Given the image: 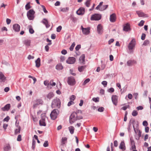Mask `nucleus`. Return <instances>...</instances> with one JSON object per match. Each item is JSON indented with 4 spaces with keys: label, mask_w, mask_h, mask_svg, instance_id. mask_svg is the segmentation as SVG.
I'll list each match as a JSON object with an SVG mask.
<instances>
[{
    "label": "nucleus",
    "mask_w": 151,
    "mask_h": 151,
    "mask_svg": "<svg viewBox=\"0 0 151 151\" xmlns=\"http://www.w3.org/2000/svg\"><path fill=\"white\" fill-rule=\"evenodd\" d=\"M104 109V107H101L99 108L98 109V111L99 112H103Z\"/></svg>",
    "instance_id": "4d7b16f0"
},
{
    "label": "nucleus",
    "mask_w": 151,
    "mask_h": 151,
    "mask_svg": "<svg viewBox=\"0 0 151 151\" xmlns=\"http://www.w3.org/2000/svg\"><path fill=\"white\" fill-rule=\"evenodd\" d=\"M76 98V96L75 95H72L70 97V101H73Z\"/></svg>",
    "instance_id": "8fccbe9b"
},
{
    "label": "nucleus",
    "mask_w": 151,
    "mask_h": 151,
    "mask_svg": "<svg viewBox=\"0 0 151 151\" xmlns=\"http://www.w3.org/2000/svg\"><path fill=\"white\" fill-rule=\"evenodd\" d=\"M75 45V43L74 42H73L72 44L70 46V47L69 50L70 51H72L73 50V48H74Z\"/></svg>",
    "instance_id": "4c0bfd02"
},
{
    "label": "nucleus",
    "mask_w": 151,
    "mask_h": 151,
    "mask_svg": "<svg viewBox=\"0 0 151 151\" xmlns=\"http://www.w3.org/2000/svg\"><path fill=\"white\" fill-rule=\"evenodd\" d=\"M137 64V62L134 60H130L127 61V65L130 66Z\"/></svg>",
    "instance_id": "2eb2a0df"
},
{
    "label": "nucleus",
    "mask_w": 151,
    "mask_h": 151,
    "mask_svg": "<svg viewBox=\"0 0 151 151\" xmlns=\"http://www.w3.org/2000/svg\"><path fill=\"white\" fill-rule=\"evenodd\" d=\"M138 113L136 110H134L132 113V115L134 116H135L138 115Z\"/></svg>",
    "instance_id": "58836bf2"
},
{
    "label": "nucleus",
    "mask_w": 151,
    "mask_h": 151,
    "mask_svg": "<svg viewBox=\"0 0 151 151\" xmlns=\"http://www.w3.org/2000/svg\"><path fill=\"white\" fill-rule=\"evenodd\" d=\"M102 27L101 25L100 24H99L97 27V31L99 34H101L103 31L102 30Z\"/></svg>",
    "instance_id": "6ab92c4d"
},
{
    "label": "nucleus",
    "mask_w": 151,
    "mask_h": 151,
    "mask_svg": "<svg viewBox=\"0 0 151 151\" xmlns=\"http://www.w3.org/2000/svg\"><path fill=\"white\" fill-rule=\"evenodd\" d=\"M90 80L89 78H87L86 80H85V81H84L83 85H85L86 83L89 82Z\"/></svg>",
    "instance_id": "c03bdc74"
},
{
    "label": "nucleus",
    "mask_w": 151,
    "mask_h": 151,
    "mask_svg": "<svg viewBox=\"0 0 151 151\" xmlns=\"http://www.w3.org/2000/svg\"><path fill=\"white\" fill-rule=\"evenodd\" d=\"M67 138L65 137H63L62 139L61 143L62 145L65 144V142L67 141Z\"/></svg>",
    "instance_id": "f704fd0d"
},
{
    "label": "nucleus",
    "mask_w": 151,
    "mask_h": 151,
    "mask_svg": "<svg viewBox=\"0 0 151 151\" xmlns=\"http://www.w3.org/2000/svg\"><path fill=\"white\" fill-rule=\"evenodd\" d=\"M61 104V102L59 99L56 98L54 99L52 101V107H56L59 108Z\"/></svg>",
    "instance_id": "20e7f679"
},
{
    "label": "nucleus",
    "mask_w": 151,
    "mask_h": 151,
    "mask_svg": "<svg viewBox=\"0 0 151 151\" xmlns=\"http://www.w3.org/2000/svg\"><path fill=\"white\" fill-rule=\"evenodd\" d=\"M107 82L106 81H103L101 82V84L103 85L104 87H106L107 85Z\"/></svg>",
    "instance_id": "6e6d98bb"
},
{
    "label": "nucleus",
    "mask_w": 151,
    "mask_h": 151,
    "mask_svg": "<svg viewBox=\"0 0 151 151\" xmlns=\"http://www.w3.org/2000/svg\"><path fill=\"white\" fill-rule=\"evenodd\" d=\"M31 42V40L29 39H26L23 41V43L27 47L30 46Z\"/></svg>",
    "instance_id": "aec40b11"
},
{
    "label": "nucleus",
    "mask_w": 151,
    "mask_h": 151,
    "mask_svg": "<svg viewBox=\"0 0 151 151\" xmlns=\"http://www.w3.org/2000/svg\"><path fill=\"white\" fill-rule=\"evenodd\" d=\"M101 18V16L100 14H96L91 16V19L92 20H99Z\"/></svg>",
    "instance_id": "6e6552de"
},
{
    "label": "nucleus",
    "mask_w": 151,
    "mask_h": 151,
    "mask_svg": "<svg viewBox=\"0 0 151 151\" xmlns=\"http://www.w3.org/2000/svg\"><path fill=\"white\" fill-rule=\"evenodd\" d=\"M85 11L84 8L81 7L76 11V13L78 15H82L84 14Z\"/></svg>",
    "instance_id": "f8f14e48"
},
{
    "label": "nucleus",
    "mask_w": 151,
    "mask_h": 151,
    "mask_svg": "<svg viewBox=\"0 0 151 151\" xmlns=\"http://www.w3.org/2000/svg\"><path fill=\"white\" fill-rule=\"evenodd\" d=\"M114 41V40L113 39H111L108 41V44L110 45L111 43L113 42Z\"/></svg>",
    "instance_id": "69168bd1"
},
{
    "label": "nucleus",
    "mask_w": 151,
    "mask_h": 151,
    "mask_svg": "<svg viewBox=\"0 0 151 151\" xmlns=\"http://www.w3.org/2000/svg\"><path fill=\"white\" fill-rule=\"evenodd\" d=\"M142 124L144 126L146 127L148 125V123L146 121H144L143 122Z\"/></svg>",
    "instance_id": "e2e57ef3"
},
{
    "label": "nucleus",
    "mask_w": 151,
    "mask_h": 151,
    "mask_svg": "<svg viewBox=\"0 0 151 151\" xmlns=\"http://www.w3.org/2000/svg\"><path fill=\"white\" fill-rule=\"evenodd\" d=\"M81 29L83 34L85 35H88L90 33V28H84L81 26Z\"/></svg>",
    "instance_id": "ddd939ff"
},
{
    "label": "nucleus",
    "mask_w": 151,
    "mask_h": 151,
    "mask_svg": "<svg viewBox=\"0 0 151 151\" xmlns=\"http://www.w3.org/2000/svg\"><path fill=\"white\" fill-rule=\"evenodd\" d=\"M149 41L148 40H145L144 42L143 45H147L149 43Z\"/></svg>",
    "instance_id": "3c124183"
},
{
    "label": "nucleus",
    "mask_w": 151,
    "mask_h": 151,
    "mask_svg": "<svg viewBox=\"0 0 151 151\" xmlns=\"http://www.w3.org/2000/svg\"><path fill=\"white\" fill-rule=\"evenodd\" d=\"M130 140L131 146L135 145V142L134 140L131 138H130Z\"/></svg>",
    "instance_id": "052dcab7"
},
{
    "label": "nucleus",
    "mask_w": 151,
    "mask_h": 151,
    "mask_svg": "<svg viewBox=\"0 0 151 151\" xmlns=\"http://www.w3.org/2000/svg\"><path fill=\"white\" fill-rule=\"evenodd\" d=\"M86 67V65L79 66L78 68V70L80 72H81L84 70Z\"/></svg>",
    "instance_id": "bb28decb"
},
{
    "label": "nucleus",
    "mask_w": 151,
    "mask_h": 151,
    "mask_svg": "<svg viewBox=\"0 0 151 151\" xmlns=\"http://www.w3.org/2000/svg\"><path fill=\"white\" fill-rule=\"evenodd\" d=\"M21 130V127L20 126H18L17 129H15V131L14 134H18L19 133Z\"/></svg>",
    "instance_id": "c756f323"
},
{
    "label": "nucleus",
    "mask_w": 151,
    "mask_h": 151,
    "mask_svg": "<svg viewBox=\"0 0 151 151\" xmlns=\"http://www.w3.org/2000/svg\"><path fill=\"white\" fill-rule=\"evenodd\" d=\"M35 12L33 9H31L27 13V16L28 19L30 20H32L35 18Z\"/></svg>",
    "instance_id": "7ed1b4c3"
},
{
    "label": "nucleus",
    "mask_w": 151,
    "mask_h": 151,
    "mask_svg": "<svg viewBox=\"0 0 151 151\" xmlns=\"http://www.w3.org/2000/svg\"><path fill=\"white\" fill-rule=\"evenodd\" d=\"M60 11L63 12H66L68 11L69 8L68 7H66L65 8L61 7L60 8Z\"/></svg>",
    "instance_id": "c85d7f7f"
},
{
    "label": "nucleus",
    "mask_w": 151,
    "mask_h": 151,
    "mask_svg": "<svg viewBox=\"0 0 151 151\" xmlns=\"http://www.w3.org/2000/svg\"><path fill=\"white\" fill-rule=\"evenodd\" d=\"M108 7V5H104L101 6L100 11H103L105 10Z\"/></svg>",
    "instance_id": "72a5a7b5"
},
{
    "label": "nucleus",
    "mask_w": 151,
    "mask_h": 151,
    "mask_svg": "<svg viewBox=\"0 0 151 151\" xmlns=\"http://www.w3.org/2000/svg\"><path fill=\"white\" fill-rule=\"evenodd\" d=\"M118 96L116 95H113L111 97L112 102L116 106L118 103Z\"/></svg>",
    "instance_id": "9b49d317"
},
{
    "label": "nucleus",
    "mask_w": 151,
    "mask_h": 151,
    "mask_svg": "<svg viewBox=\"0 0 151 151\" xmlns=\"http://www.w3.org/2000/svg\"><path fill=\"white\" fill-rule=\"evenodd\" d=\"M59 113V111L57 109H54L51 112L50 116L52 120L55 119Z\"/></svg>",
    "instance_id": "39448f33"
},
{
    "label": "nucleus",
    "mask_w": 151,
    "mask_h": 151,
    "mask_svg": "<svg viewBox=\"0 0 151 151\" xmlns=\"http://www.w3.org/2000/svg\"><path fill=\"white\" fill-rule=\"evenodd\" d=\"M108 91L110 93H112L114 91V89L112 87L110 88L109 89H108Z\"/></svg>",
    "instance_id": "5fc2aeb1"
},
{
    "label": "nucleus",
    "mask_w": 151,
    "mask_h": 151,
    "mask_svg": "<svg viewBox=\"0 0 151 151\" xmlns=\"http://www.w3.org/2000/svg\"><path fill=\"white\" fill-rule=\"evenodd\" d=\"M145 36H146L145 35L144 33H143L142 34V36L141 37V39L142 40H144L145 39Z\"/></svg>",
    "instance_id": "0e129e2a"
},
{
    "label": "nucleus",
    "mask_w": 151,
    "mask_h": 151,
    "mask_svg": "<svg viewBox=\"0 0 151 151\" xmlns=\"http://www.w3.org/2000/svg\"><path fill=\"white\" fill-rule=\"evenodd\" d=\"M119 148L123 150H125L126 149L125 143L124 142H122L120 143V145L119 146Z\"/></svg>",
    "instance_id": "5701e85b"
},
{
    "label": "nucleus",
    "mask_w": 151,
    "mask_h": 151,
    "mask_svg": "<svg viewBox=\"0 0 151 151\" xmlns=\"http://www.w3.org/2000/svg\"><path fill=\"white\" fill-rule=\"evenodd\" d=\"M48 146V142L47 141H45L44 144L43 146L45 147H47Z\"/></svg>",
    "instance_id": "603ef678"
},
{
    "label": "nucleus",
    "mask_w": 151,
    "mask_h": 151,
    "mask_svg": "<svg viewBox=\"0 0 151 151\" xmlns=\"http://www.w3.org/2000/svg\"><path fill=\"white\" fill-rule=\"evenodd\" d=\"M132 123L134 131L135 134L137 135L136 139L137 140H138L139 139V137L141 136V134L140 131L138 129L139 123L138 122H136L135 120H133Z\"/></svg>",
    "instance_id": "f03ea898"
},
{
    "label": "nucleus",
    "mask_w": 151,
    "mask_h": 151,
    "mask_svg": "<svg viewBox=\"0 0 151 151\" xmlns=\"http://www.w3.org/2000/svg\"><path fill=\"white\" fill-rule=\"evenodd\" d=\"M11 147L9 145H7L4 148L5 151H9L10 150Z\"/></svg>",
    "instance_id": "ea45409f"
},
{
    "label": "nucleus",
    "mask_w": 151,
    "mask_h": 151,
    "mask_svg": "<svg viewBox=\"0 0 151 151\" xmlns=\"http://www.w3.org/2000/svg\"><path fill=\"white\" fill-rule=\"evenodd\" d=\"M36 63V66L37 68H39L40 65V59L38 58L35 61Z\"/></svg>",
    "instance_id": "b1692460"
},
{
    "label": "nucleus",
    "mask_w": 151,
    "mask_h": 151,
    "mask_svg": "<svg viewBox=\"0 0 151 151\" xmlns=\"http://www.w3.org/2000/svg\"><path fill=\"white\" fill-rule=\"evenodd\" d=\"M136 12L139 17H148L147 14L144 13L141 11H137Z\"/></svg>",
    "instance_id": "1a4fd4ad"
},
{
    "label": "nucleus",
    "mask_w": 151,
    "mask_h": 151,
    "mask_svg": "<svg viewBox=\"0 0 151 151\" xmlns=\"http://www.w3.org/2000/svg\"><path fill=\"white\" fill-rule=\"evenodd\" d=\"M145 21L144 20H142L140 21V22L138 24V25L139 26H142L143 25Z\"/></svg>",
    "instance_id": "a18cd8bd"
},
{
    "label": "nucleus",
    "mask_w": 151,
    "mask_h": 151,
    "mask_svg": "<svg viewBox=\"0 0 151 151\" xmlns=\"http://www.w3.org/2000/svg\"><path fill=\"white\" fill-rule=\"evenodd\" d=\"M36 142L34 140H33L32 142V149L34 150Z\"/></svg>",
    "instance_id": "a19ab883"
},
{
    "label": "nucleus",
    "mask_w": 151,
    "mask_h": 151,
    "mask_svg": "<svg viewBox=\"0 0 151 151\" xmlns=\"http://www.w3.org/2000/svg\"><path fill=\"white\" fill-rule=\"evenodd\" d=\"M68 84L70 86H73L76 83V81L74 78L72 76L68 78L67 81Z\"/></svg>",
    "instance_id": "423d86ee"
},
{
    "label": "nucleus",
    "mask_w": 151,
    "mask_h": 151,
    "mask_svg": "<svg viewBox=\"0 0 151 151\" xmlns=\"http://www.w3.org/2000/svg\"><path fill=\"white\" fill-rule=\"evenodd\" d=\"M81 46L80 45H78L76 47L75 49L76 51H78L81 48Z\"/></svg>",
    "instance_id": "680f3d73"
},
{
    "label": "nucleus",
    "mask_w": 151,
    "mask_h": 151,
    "mask_svg": "<svg viewBox=\"0 0 151 151\" xmlns=\"http://www.w3.org/2000/svg\"><path fill=\"white\" fill-rule=\"evenodd\" d=\"M44 84L45 86H49V85H50L49 81L47 80L44 81Z\"/></svg>",
    "instance_id": "49530a36"
},
{
    "label": "nucleus",
    "mask_w": 151,
    "mask_h": 151,
    "mask_svg": "<svg viewBox=\"0 0 151 151\" xmlns=\"http://www.w3.org/2000/svg\"><path fill=\"white\" fill-rule=\"evenodd\" d=\"M99 97L96 98L94 97L92 98V100L95 102H98L99 101Z\"/></svg>",
    "instance_id": "e433bc0d"
},
{
    "label": "nucleus",
    "mask_w": 151,
    "mask_h": 151,
    "mask_svg": "<svg viewBox=\"0 0 151 151\" xmlns=\"http://www.w3.org/2000/svg\"><path fill=\"white\" fill-rule=\"evenodd\" d=\"M85 55L84 54L82 55L79 58V60L81 63H83L85 62Z\"/></svg>",
    "instance_id": "393cba45"
},
{
    "label": "nucleus",
    "mask_w": 151,
    "mask_h": 151,
    "mask_svg": "<svg viewBox=\"0 0 151 151\" xmlns=\"http://www.w3.org/2000/svg\"><path fill=\"white\" fill-rule=\"evenodd\" d=\"M74 104V103L73 101H70L68 103V106H70L71 105Z\"/></svg>",
    "instance_id": "13d9d810"
},
{
    "label": "nucleus",
    "mask_w": 151,
    "mask_h": 151,
    "mask_svg": "<svg viewBox=\"0 0 151 151\" xmlns=\"http://www.w3.org/2000/svg\"><path fill=\"white\" fill-rule=\"evenodd\" d=\"M135 39H132L129 43L128 48L129 50H132L135 47Z\"/></svg>",
    "instance_id": "0eeeda50"
},
{
    "label": "nucleus",
    "mask_w": 151,
    "mask_h": 151,
    "mask_svg": "<svg viewBox=\"0 0 151 151\" xmlns=\"http://www.w3.org/2000/svg\"><path fill=\"white\" fill-rule=\"evenodd\" d=\"M42 22L44 24H46L48 23V21L47 19L44 18L42 21Z\"/></svg>",
    "instance_id": "09e8293b"
},
{
    "label": "nucleus",
    "mask_w": 151,
    "mask_h": 151,
    "mask_svg": "<svg viewBox=\"0 0 151 151\" xmlns=\"http://www.w3.org/2000/svg\"><path fill=\"white\" fill-rule=\"evenodd\" d=\"M91 0H86L85 3V4L87 7H89L90 6Z\"/></svg>",
    "instance_id": "c9c22d12"
},
{
    "label": "nucleus",
    "mask_w": 151,
    "mask_h": 151,
    "mask_svg": "<svg viewBox=\"0 0 151 151\" xmlns=\"http://www.w3.org/2000/svg\"><path fill=\"white\" fill-rule=\"evenodd\" d=\"M130 30V24L127 23L125 24L123 27V30L126 32H128Z\"/></svg>",
    "instance_id": "a211bd4d"
},
{
    "label": "nucleus",
    "mask_w": 151,
    "mask_h": 151,
    "mask_svg": "<svg viewBox=\"0 0 151 151\" xmlns=\"http://www.w3.org/2000/svg\"><path fill=\"white\" fill-rule=\"evenodd\" d=\"M45 117H42L41 119L39 121L40 124L41 126H45L46 125V124L45 122Z\"/></svg>",
    "instance_id": "412c9836"
},
{
    "label": "nucleus",
    "mask_w": 151,
    "mask_h": 151,
    "mask_svg": "<svg viewBox=\"0 0 151 151\" xmlns=\"http://www.w3.org/2000/svg\"><path fill=\"white\" fill-rule=\"evenodd\" d=\"M9 119H10L9 117V116H7L4 119L3 121H6V122H7L9 121Z\"/></svg>",
    "instance_id": "338daca9"
},
{
    "label": "nucleus",
    "mask_w": 151,
    "mask_h": 151,
    "mask_svg": "<svg viewBox=\"0 0 151 151\" xmlns=\"http://www.w3.org/2000/svg\"><path fill=\"white\" fill-rule=\"evenodd\" d=\"M54 94L52 92H50L47 95L46 97H47L49 99H50L52 98L54 96Z\"/></svg>",
    "instance_id": "a878e982"
},
{
    "label": "nucleus",
    "mask_w": 151,
    "mask_h": 151,
    "mask_svg": "<svg viewBox=\"0 0 151 151\" xmlns=\"http://www.w3.org/2000/svg\"><path fill=\"white\" fill-rule=\"evenodd\" d=\"M20 26L17 24H14L13 26V29L16 32H18L20 31Z\"/></svg>",
    "instance_id": "dca6fc26"
},
{
    "label": "nucleus",
    "mask_w": 151,
    "mask_h": 151,
    "mask_svg": "<svg viewBox=\"0 0 151 151\" xmlns=\"http://www.w3.org/2000/svg\"><path fill=\"white\" fill-rule=\"evenodd\" d=\"M30 2H28L26 4L25 6V9L26 10H28L31 8V6L30 5Z\"/></svg>",
    "instance_id": "473e14b6"
},
{
    "label": "nucleus",
    "mask_w": 151,
    "mask_h": 151,
    "mask_svg": "<svg viewBox=\"0 0 151 151\" xmlns=\"http://www.w3.org/2000/svg\"><path fill=\"white\" fill-rule=\"evenodd\" d=\"M10 107V104H8L6 105L4 107H2L1 109L3 111H8Z\"/></svg>",
    "instance_id": "4be33fe9"
},
{
    "label": "nucleus",
    "mask_w": 151,
    "mask_h": 151,
    "mask_svg": "<svg viewBox=\"0 0 151 151\" xmlns=\"http://www.w3.org/2000/svg\"><path fill=\"white\" fill-rule=\"evenodd\" d=\"M56 68L58 70H62L63 68V67L61 64H59L56 66Z\"/></svg>",
    "instance_id": "7c9ffc66"
},
{
    "label": "nucleus",
    "mask_w": 151,
    "mask_h": 151,
    "mask_svg": "<svg viewBox=\"0 0 151 151\" xmlns=\"http://www.w3.org/2000/svg\"><path fill=\"white\" fill-rule=\"evenodd\" d=\"M116 16L115 13L111 14L110 17V21L111 22H114L116 21Z\"/></svg>",
    "instance_id": "4468645a"
},
{
    "label": "nucleus",
    "mask_w": 151,
    "mask_h": 151,
    "mask_svg": "<svg viewBox=\"0 0 151 151\" xmlns=\"http://www.w3.org/2000/svg\"><path fill=\"white\" fill-rule=\"evenodd\" d=\"M29 33L31 34H33L34 32V31L32 28V27L31 26H30V27L29 29Z\"/></svg>",
    "instance_id": "37998d69"
},
{
    "label": "nucleus",
    "mask_w": 151,
    "mask_h": 151,
    "mask_svg": "<svg viewBox=\"0 0 151 151\" xmlns=\"http://www.w3.org/2000/svg\"><path fill=\"white\" fill-rule=\"evenodd\" d=\"M76 59L73 57H69L66 61V62L69 64H73L76 62Z\"/></svg>",
    "instance_id": "9d476101"
},
{
    "label": "nucleus",
    "mask_w": 151,
    "mask_h": 151,
    "mask_svg": "<svg viewBox=\"0 0 151 151\" xmlns=\"http://www.w3.org/2000/svg\"><path fill=\"white\" fill-rule=\"evenodd\" d=\"M69 130L71 134H73L74 133L75 129L73 127L71 126L68 127Z\"/></svg>",
    "instance_id": "cd10ccee"
},
{
    "label": "nucleus",
    "mask_w": 151,
    "mask_h": 151,
    "mask_svg": "<svg viewBox=\"0 0 151 151\" xmlns=\"http://www.w3.org/2000/svg\"><path fill=\"white\" fill-rule=\"evenodd\" d=\"M52 44V42L49 43L47 44V45H46L45 47V50L46 52H48L49 51V47L48 46L49 45H50Z\"/></svg>",
    "instance_id": "2f4dec72"
},
{
    "label": "nucleus",
    "mask_w": 151,
    "mask_h": 151,
    "mask_svg": "<svg viewBox=\"0 0 151 151\" xmlns=\"http://www.w3.org/2000/svg\"><path fill=\"white\" fill-rule=\"evenodd\" d=\"M17 140L18 141H21L22 140L21 135L20 134H19L18 135Z\"/></svg>",
    "instance_id": "bf43d9fd"
},
{
    "label": "nucleus",
    "mask_w": 151,
    "mask_h": 151,
    "mask_svg": "<svg viewBox=\"0 0 151 151\" xmlns=\"http://www.w3.org/2000/svg\"><path fill=\"white\" fill-rule=\"evenodd\" d=\"M62 54L63 55H65L67 53V51L65 50H63L61 52Z\"/></svg>",
    "instance_id": "774afa93"
},
{
    "label": "nucleus",
    "mask_w": 151,
    "mask_h": 151,
    "mask_svg": "<svg viewBox=\"0 0 151 151\" xmlns=\"http://www.w3.org/2000/svg\"><path fill=\"white\" fill-rule=\"evenodd\" d=\"M41 6L43 9V10L44 11V12L45 13H47L48 12L46 10L45 7L42 5H41Z\"/></svg>",
    "instance_id": "864d4df0"
},
{
    "label": "nucleus",
    "mask_w": 151,
    "mask_h": 151,
    "mask_svg": "<svg viewBox=\"0 0 151 151\" xmlns=\"http://www.w3.org/2000/svg\"><path fill=\"white\" fill-rule=\"evenodd\" d=\"M42 100L41 99H37L36 101L37 104V105L42 104Z\"/></svg>",
    "instance_id": "79ce46f5"
},
{
    "label": "nucleus",
    "mask_w": 151,
    "mask_h": 151,
    "mask_svg": "<svg viewBox=\"0 0 151 151\" xmlns=\"http://www.w3.org/2000/svg\"><path fill=\"white\" fill-rule=\"evenodd\" d=\"M62 28V26H59L57 28L56 30L58 32H60Z\"/></svg>",
    "instance_id": "de8ad7c7"
},
{
    "label": "nucleus",
    "mask_w": 151,
    "mask_h": 151,
    "mask_svg": "<svg viewBox=\"0 0 151 151\" xmlns=\"http://www.w3.org/2000/svg\"><path fill=\"white\" fill-rule=\"evenodd\" d=\"M6 80V77L1 72H0V83L4 82Z\"/></svg>",
    "instance_id": "f3484780"
},
{
    "label": "nucleus",
    "mask_w": 151,
    "mask_h": 151,
    "mask_svg": "<svg viewBox=\"0 0 151 151\" xmlns=\"http://www.w3.org/2000/svg\"><path fill=\"white\" fill-rule=\"evenodd\" d=\"M81 114L82 111L81 110H78L76 112H73L70 117V123L72 124L76 121L82 119L83 117L81 115Z\"/></svg>",
    "instance_id": "f257e3e1"
}]
</instances>
